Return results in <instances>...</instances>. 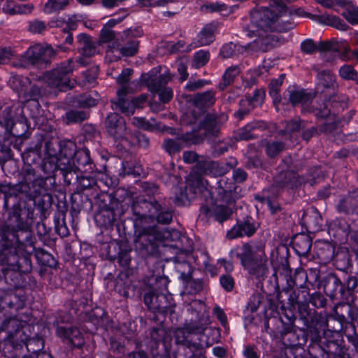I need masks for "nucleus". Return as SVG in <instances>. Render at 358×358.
Instances as JSON below:
<instances>
[{
  "instance_id": "obj_1",
  "label": "nucleus",
  "mask_w": 358,
  "mask_h": 358,
  "mask_svg": "<svg viewBox=\"0 0 358 358\" xmlns=\"http://www.w3.org/2000/svg\"><path fill=\"white\" fill-rule=\"evenodd\" d=\"M26 166L23 169L22 180L15 185L10 184L11 194L16 199L15 208L11 211V220L17 222V227L22 228L32 225L34 219V210L22 201L21 195L34 200L41 195H45L48 189V180L50 176L43 178L36 174L35 169L31 166L39 157L34 152L23 157Z\"/></svg>"
},
{
  "instance_id": "obj_2",
  "label": "nucleus",
  "mask_w": 358,
  "mask_h": 358,
  "mask_svg": "<svg viewBox=\"0 0 358 358\" xmlns=\"http://www.w3.org/2000/svg\"><path fill=\"white\" fill-rule=\"evenodd\" d=\"M19 242L15 239L13 232H4L0 229V266L5 282L10 287L21 285L22 273H29L32 270L29 257L20 253Z\"/></svg>"
},
{
  "instance_id": "obj_3",
  "label": "nucleus",
  "mask_w": 358,
  "mask_h": 358,
  "mask_svg": "<svg viewBox=\"0 0 358 358\" xmlns=\"http://www.w3.org/2000/svg\"><path fill=\"white\" fill-rule=\"evenodd\" d=\"M287 93L289 101L293 106L300 105L302 113H313L317 119H325L331 115L335 116L343 109L344 103L337 95L331 96L320 101H317L310 105L315 97V92L305 89L289 87Z\"/></svg>"
},
{
  "instance_id": "obj_4",
  "label": "nucleus",
  "mask_w": 358,
  "mask_h": 358,
  "mask_svg": "<svg viewBox=\"0 0 358 358\" xmlns=\"http://www.w3.org/2000/svg\"><path fill=\"white\" fill-rule=\"evenodd\" d=\"M229 257L231 259H239L241 265L252 279L260 281L268 273L265 245L262 243L249 241L237 245L230 250Z\"/></svg>"
},
{
  "instance_id": "obj_5",
  "label": "nucleus",
  "mask_w": 358,
  "mask_h": 358,
  "mask_svg": "<svg viewBox=\"0 0 358 358\" xmlns=\"http://www.w3.org/2000/svg\"><path fill=\"white\" fill-rule=\"evenodd\" d=\"M292 0H271L268 7H262L251 15L252 24L264 31L286 32L294 24L282 18L288 13L287 3Z\"/></svg>"
},
{
  "instance_id": "obj_6",
  "label": "nucleus",
  "mask_w": 358,
  "mask_h": 358,
  "mask_svg": "<svg viewBox=\"0 0 358 358\" xmlns=\"http://www.w3.org/2000/svg\"><path fill=\"white\" fill-rule=\"evenodd\" d=\"M187 311L194 315L195 319L191 318L189 322L185 324L182 328L177 329L174 336L176 343L186 345L192 352L190 358H195L196 355H202L204 348L210 345L202 341L206 338L203 332L207 322L192 306L187 308Z\"/></svg>"
},
{
  "instance_id": "obj_7",
  "label": "nucleus",
  "mask_w": 358,
  "mask_h": 358,
  "mask_svg": "<svg viewBox=\"0 0 358 358\" xmlns=\"http://www.w3.org/2000/svg\"><path fill=\"white\" fill-rule=\"evenodd\" d=\"M31 225L22 228L17 227L13 232L15 235V239L19 242L20 253H23L24 257L31 256L34 253L36 258L44 266L55 268L57 265V260L49 252L43 248L36 247V238L31 231Z\"/></svg>"
},
{
  "instance_id": "obj_8",
  "label": "nucleus",
  "mask_w": 358,
  "mask_h": 358,
  "mask_svg": "<svg viewBox=\"0 0 358 358\" xmlns=\"http://www.w3.org/2000/svg\"><path fill=\"white\" fill-rule=\"evenodd\" d=\"M83 59L73 60L69 59L57 64L53 69L47 71L43 76L44 82L50 87L65 91L74 87L75 80H71L73 71L78 64H83Z\"/></svg>"
},
{
  "instance_id": "obj_9",
  "label": "nucleus",
  "mask_w": 358,
  "mask_h": 358,
  "mask_svg": "<svg viewBox=\"0 0 358 358\" xmlns=\"http://www.w3.org/2000/svg\"><path fill=\"white\" fill-rule=\"evenodd\" d=\"M220 125L217 116L215 114L208 113L203 121L199 122V129L182 134L179 139L186 145H197L207 140L209 142L218 136L220 134Z\"/></svg>"
},
{
  "instance_id": "obj_10",
  "label": "nucleus",
  "mask_w": 358,
  "mask_h": 358,
  "mask_svg": "<svg viewBox=\"0 0 358 358\" xmlns=\"http://www.w3.org/2000/svg\"><path fill=\"white\" fill-rule=\"evenodd\" d=\"M17 320L10 318L5 320L0 326V352L8 358L18 356L17 351L23 349L24 341H16L23 333L18 328L14 332L10 329L17 326Z\"/></svg>"
},
{
  "instance_id": "obj_11",
  "label": "nucleus",
  "mask_w": 358,
  "mask_h": 358,
  "mask_svg": "<svg viewBox=\"0 0 358 358\" xmlns=\"http://www.w3.org/2000/svg\"><path fill=\"white\" fill-rule=\"evenodd\" d=\"M166 201L164 196H156L155 199H143L141 204L150 218L156 220L159 224H169L173 220V211L166 206Z\"/></svg>"
},
{
  "instance_id": "obj_12",
  "label": "nucleus",
  "mask_w": 358,
  "mask_h": 358,
  "mask_svg": "<svg viewBox=\"0 0 358 358\" xmlns=\"http://www.w3.org/2000/svg\"><path fill=\"white\" fill-rule=\"evenodd\" d=\"M287 285L289 289L296 287L297 291H294L289 296L291 305H295V303H302L308 298L309 288L307 285L308 275L303 268L296 269L293 275L286 276Z\"/></svg>"
},
{
  "instance_id": "obj_13",
  "label": "nucleus",
  "mask_w": 358,
  "mask_h": 358,
  "mask_svg": "<svg viewBox=\"0 0 358 358\" xmlns=\"http://www.w3.org/2000/svg\"><path fill=\"white\" fill-rule=\"evenodd\" d=\"M98 201L100 203L99 210L94 217L96 222L106 228L111 227L116 220L115 208L118 205V201L111 194L103 192L98 195Z\"/></svg>"
},
{
  "instance_id": "obj_14",
  "label": "nucleus",
  "mask_w": 358,
  "mask_h": 358,
  "mask_svg": "<svg viewBox=\"0 0 358 358\" xmlns=\"http://www.w3.org/2000/svg\"><path fill=\"white\" fill-rule=\"evenodd\" d=\"M233 211L232 209L225 205L215 204L213 198L210 197L203 203L199 209V218L202 221H207L210 218H213L219 223H222L231 218Z\"/></svg>"
},
{
  "instance_id": "obj_15",
  "label": "nucleus",
  "mask_w": 358,
  "mask_h": 358,
  "mask_svg": "<svg viewBox=\"0 0 358 358\" xmlns=\"http://www.w3.org/2000/svg\"><path fill=\"white\" fill-rule=\"evenodd\" d=\"M299 319L303 322L304 327L310 331H319L324 327H331V322H336L334 317L326 319L322 314L312 311L306 304L299 306Z\"/></svg>"
},
{
  "instance_id": "obj_16",
  "label": "nucleus",
  "mask_w": 358,
  "mask_h": 358,
  "mask_svg": "<svg viewBox=\"0 0 358 358\" xmlns=\"http://www.w3.org/2000/svg\"><path fill=\"white\" fill-rule=\"evenodd\" d=\"M285 320L282 316L276 315L268 317L264 323L265 331L273 336H281L292 331L295 317L291 313V315L286 313L284 315Z\"/></svg>"
},
{
  "instance_id": "obj_17",
  "label": "nucleus",
  "mask_w": 358,
  "mask_h": 358,
  "mask_svg": "<svg viewBox=\"0 0 358 358\" xmlns=\"http://www.w3.org/2000/svg\"><path fill=\"white\" fill-rule=\"evenodd\" d=\"M107 133L115 141H128L130 135L124 117L116 113H110L105 120Z\"/></svg>"
},
{
  "instance_id": "obj_18",
  "label": "nucleus",
  "mask_w": 358,
  "mask_h": 358,
  "mask_svg": "<svg viewBox=\"0 0 358 358\" xmlns=\"http://www.w3.org/2000/svg\"><path fill=\"white\" fill-rule=\"evenodd\" d=\"M259 227V222L252 217L247 216L243 220H238L236 224L227 232L226 236L229 240L245 236L250 238L257 232Z\"/></svg>"
},
{
  "instance_id": "obj_19",
  "label": "nucleus",
  "mask_w": 358,
  "mask_h": 358,
  "mask_svg": "<svg viewBox=\"0 0 358 358\" xmlns=\"http://www.w3.org/2000/svg\"><path fill=\"white\" fill-rule=\"evenodd\" d=\"M350 301L339 303L334 307L335 316H333L337 323V327H332V331L340 333L343 329V324L354 322L358 314V310L350 305Z\"/></svg>"
},
{
  "instance_id": "obj_20",
  "label": "nucleus",
  "mask_w": 358,
  "mask_h": 358,
  "mask_svg": "<svg viewBox=\"0 0 358 358\" xmlns=\"http://www.w3.org/2000/svg\"><path fill=\"white\" fill-rule=\"evenodd\" d=\"M0 194L3 195V209L7 215L6 222L0 224V229H3L4 232L7 230L13 231L17 227V222L11 220V211L14 209L17 201L11 194L10 183H0Z\"/></svg>"
},
{
  "instance_id": "obj_21",
  "label": "nucleus",
  "mask_w": 358,
  "mask_h": 358,
  "mask_svg": "<svg viewBox=\"0 0 358 358\" xmlns=\"http://www.w3.org/2000/svg\"><path fill=\"white\" fill-rule=\"evenodd\" d=\"M55 55V51L50 46H43L36 44L30 47L25 52L26 59L33 65L46 66L50 63L51 57Z\"/></svg>"
},
{
  "instance_id": "obj_22",
  "label": "nucleus",
  "mask_w": 358,
  "mask_h": 358,
  "mask_svg": "<svg viewBox=\"0 0 358 358\" xmlns=\"http://www.w3.org/2000/svg\"><path fill=\"white\" fill-rule=\"evenodd\" d=\"M157 243L158 240L155 234L144 229L135 240V248L143 257H147L157 252Z\"/></svg>"
},
{
  "instance_id": "obj_23",
  "label": "nucleus",
  "mask_w": 358,
  "mask_h": 358,
  "mask_svg": "<svg viewBox=\"0 0 358 358\" xmlns=\"http://www.w3.org/2000/svg\"><path fill=\"white\" fill-rule=\"evenodd\" d=\"M217 194L224 202L231 203L241 196V188L231 180L222 177L217 182Z\"/></svg>"
},
{
  "instance_id": "obj_24",
  "label": "nucleus",
  "mask_w": 358,
  "mask_h": 358,
  "mask_svg": "<svg viewBox=\"0 0 358 358\" xmlns=\"http://www.w3.org/2000/svg\"><path fill=\"white\" fill-rule=\"evenodd\" d=\"M313 339L315 342L320 343L318 346L324 353L327 355L328 357L327 358H331V357L333 358H350L347 349L341 344L339 340H328L324 337V341H322L319 336H315Z\"/></svg>"
},
{
  "instance_id": "obj_25",
  "label": "nucleus",
  "mask_w": 358,
  "mask_h": 358,
  "mask_svg": "<svg viewBox=\"0 0 358 358\" xmlns=\"http://www.w3.org/2000/svg\"><path fill=\"white\" fill-rule=\"evenodd\" d=\"M76 144L70 140H63L59 141L58 152L56 158L57 165L64 169L68 164H71L76 153L78 150L76 149Z\"/></svg>"
},
{
  "instance_id": "obj_26",
  "label": "nucleus",
  "mask_w": 358,
  "mask_h": 358,
  "mask_svg": "<svg viewBox=\"0 0 358 358\" xmlns=\"http://www.w3.org/2000/svg\"><path fill=\"white\" fill-rule=\"evenodd\" d=\"M324 291L331 299L343 300V283L333 273H329L324 279Z\"/></svg>"
},
{
  "instance_id": "obj_27",
  "label": "nucleus",
  "mask_w": 358,
  "mask_h": 358,
  "mask_svg": "<svg viewBox=\"0 0 358 358\" xmlns=\"http://www.w3.org/2000/svg\"><path fill=\"white\" fill-rule=\"evenodd\" d=\"M274 182L278 187L293 189L305 182V180L294 171L280 170L274 178Z\"/></svg>"
},
{
  "instance_id": "obj_28",
  "label": "nucleus",
  "mask_w": 358,
  "mask_h": 358,
  "mask_svg": "<svg viewBox=\"0 0 358 358\" xmlns=\"http://www.w3.org/2000/svg\"><path fill=\"white\" fill-rule=\"evenodd\" d=\"M187 101L198 110H202L203 114L206 110L213 106L215 101V92L213 90H207L204 92L196 93L187 96Z\"/></svg>"
},
{
  "instance_id": "obj_29",
  "label": "nucleus",
  "mask_w": 358,
  "mask_h": 358,
  "mask_svg": "<svg viewBox=\"0 0 358 358\" xmlns=\"http://www.w3.org/2000/svg\"><path fill=\"white\" fill-rule=\"evenodd\" d=\"M56 334L64 341L69 343L75 348H81L84 345L83 335L78 328L58 326L56 329Z\"/></svg>"
},
{
  "instance_id": "obj_30",
  "label": "nucleus",
  "mask_w": 358,
  "mask_h": 358,
  "mask_svg": "<svg viewBox=\"0 0 358 358\" xmlns=\"http://www.w3.org/2000/svg\"><path fill=\"white\" fill-rule=\"evenodd\" d=\"M71 164L81 173H93L94 165L90 158V151L87 148L80 149L76 153Z\"/></svg>"
},
{
  "instance_id": "obj_31",
  "label": "nucleus",
  "mask_w": 358,
  "mask_h": 358,
  "mask_svg": "<svg viewBox=\"0 0 358 358\" xmlns=\"http://www.w3.org/2000/svg\"><path fill=\"white\" fill-rule=\"evenodd\" d=\"M78 52L84 57H90L99 52V45L96 40L86 34L77 36Z\"/></svg>"
},
{
  "instance_id": "obj_32",
  "label": "nucleus",
  "mask_w": 358,
  "mask_h": 358,
  "mask_svg": "<svg viewBox=\"0 0 358 358\" xmlns=\"http://www.w3.org/2000/svg\"><path fill=\"white\" fill-rule=\"evenodd\" d=\"M336 209L339 213L358 215V194H348L341 196L336 204Z\"/></svg>"
},
{
  "instance_id": "obj_33",
  "label": "nucleus",
  "mask_w": 358,
  "mask_h": 358,
  "mask_svg": "<svg viewBox=\"0 0 358 358\" xmlns=\"http://www.w3.org/2000/svg\"><path fill=\"white\" fill-rule=\"evenodd\" d=\"M312 237L305 233L294 235L292 238V244L295 252L300 257H307L311 250Z\"/></svg>"
},
{
  "instance_id": "obj_34",
  "label": "nucleus",
  "mask_w": 358,
  "mask_h": 358,
  "mask_svg": "<svg viewBox=\"0 0 358 358\" xmlns=\"http://www.w3.org/2000/svg\"><path fill=\"white\" fill-rule=\"evenodd\" d=\"M127 92L128 89L124 87L117 90V100L112 101L111 104L113 109L119 110L122 113L130 115L134 113L135 108L132 100L126 97Z\"/></svg>"
},
{
  "instance_id": "obj_35",
  "label": "nucleus",
  "mask_w": 358,
  "mask_h": 358,
  "mask_svg": "<svg viewBox=\"0 0 358 358\" xmlns=\"http://www.w3.org/2000/svg\"><path fill=\"white\" fill-rule=\"evenodd\" d=\"M171 77L169 74H162L159 76L145 74L143 76V80L145 83L148 89L153 93H157L162 90L166 88L167 83Z\"/></svg>"
},
{
  "instance_id": "obj_36",
  "label": "nucleus",
  "mask_w": 358,
  "mask_h": 358,
  "mask_svg": "<svg viewBox=\"0 0 358 358\" xmlns=\"http://www.w3.org/2000/svg\"><path fill=\"white\" fill-rule=\"evenodd\" d=\"M316 255L323 264H327L337 258L335 255V247L333 244L327 241H320L315 245Z\"/></svg>"
},
{
  "instance_id": "obj_37",
  "label": "nucleus",
  "mask_w": 358,
  "mask_h": 358,
  "mask_svg": "<svg viewBox=\"0 0 358 358\" xmlns=\"http://www.w3.org/2000/svg\"><path fill=\"white\" fill-rule=\"evenodd\" d=\"M24 301L13 292L0 294V310L6 308L18 310L24 307Z\"/></svg>"
},
{
  "instance_id": "obj_38",
  "label": "nucleus",
  "mask_w": 358,
  "mask_h": 358,
  "mask_svg": "<svg viewBox=\"0 0 358 358\" xmlns=\"http://www.w3.org/2000/svg\"><path fill=\"white\" fill-rule=\"evenodd\" d=\"M165 299L164 294H159L154 289H149L143 296L145 306L152 311H161L164 306L162 304V300Z\"/></svg>"
},
{
  "instance_id": "obj_39",
  "label": "nucleus",
  "mask_w": 358,
  "mask_h": 358,
  "mask_svg": "<svg viewBox=\"0 0 358 358\" xmlns=\"http://www.w3.org/2000/svg\"><path fill=\"white\" fill-rule=\"evenodd\" d=\"M65 166L66 167L63 169L59 166H57V171L62 175L64 183L67 185L77 184L80 178L78 174L80 171L75 168L74 164H68L67 166ZM54 167L55 168L56 166Z\"/></svg>"
},
{
  "instance_id": "obj_40",
  "label": "nucleus",
  "mask_w": 358,
  "mask_h": 358,
  "mask_svg": "<svg viewBox=\"0 0 358 358\" xmlns=\"http://www.w3.org/2000/svg\"><path fill=\"white\" fill-rule=\"evenodd\" d=\"M282 43L280 38L277 35H268L254 41L257 49L264 52L271 50Z\"/></svg>"
},
{
  "instance_id": "obj_41",
  "label": "nucleus",
  "mask_w": 358,
  "mask_h": 358,
  "mask_svg": "<svg viewBox=\"0 0 358 358\" xmlns=\"http://www.w3.org/2000/svg\"><path fill=\"white\" fill-rule=\"evenodd\" d=\"M312 69L317 72V77L320 85L326 89H334L337 86L335 76L330 71H320L317 65H314Z\"/></svg>"
},
{
  "instance_id": "obj_42",
  "label": "nucleus",
  "mask_w": 358,
  "mask_h": 358,
  "mask_svg": "<svg viewBox=\"0 0 358 358\" xmlns=\"http://www.w3.org/2000/svg\"><path fill=\"white\" fill-rule=\"evenodd\" d=\"M99 98V94L96 91H94L80 95L76 98V102L78 107L88 108L96 106Z\"/></svg>"
},
{
  "instance_id": "obj_43",
  "label": "nucleus",
  "mask_w": 358,
  "mask_h": 358,
  "mask_svg": "<svg viewBox=\"0 0 358 358\" xmlns=\"http://www.w3.org/2000/svg\"><path fill=\"white\" fill-rule=\"evenodd\" d=\"M89 116L90 113L85 110L71 109L66 112L64 120L66 124H80Z\"/></svg>"
},
{
  "instance_id": "obj_44",
  "label": "nucleus",
  "mask_w": 358,
  "mask_h": 358,
  "mask_svg": "<svg viewBox=\"0 0 358 358\" xmlns=\"http://www.w3.org/2000/svg\"><path fill=\"white\" fill-rule=\"evenodd\" d=\"M216 27L213 24H206L198 34V45L203 46L210 44L215 40V31Z\"/></svg>"
},
{
  "instance_id": "obj_45",
  "label": "nucleus",
  "mask_w": 358,
  "mask_h": 358,
  "mask_svg": "<svg viewBox=\"0 0 358 358\" xmlns=\"http://www.w3.org/2000/svg\"><path fill=\"white\" fill-rule=\"evenodd\" d=\"M240 73L241 69L238 65L227 68L222 76V81L218 85L219 90L222 91L231 85Z\"/></svg>"
},
{
  "instance_id": "obj_46",
  "label": "nucleus",
  "mask_w": 358,
  "mask_h": 358,
  "mask_svg": "<svg viewBox=\"0 0 358 358\" xmlns=\"http://www.w3.org/2000/svg\"><path fill=\"white\" fill-rule=\"evenodd\" d=\"M138 41L136 39L129 40L124 45H113L112 52H119L122 56L131 57L138 52Z\"/></svg>"
},
{
  "instance_id": "obj_47",
  "label": "nucleus",
  "mask_w": 358,
  "mask_h": 358,
  "mask_svg": "<svg viewBox=\"0 0 358 358\" xmlns=\"http://www.w3.org/2000/svg\"><path fill=\"white\" fill-rule=\"evenodd\" d=\"M24 347L29 353L28 355H34L41 352L44 348V341L42 338L39 337L26 338V341H24Z\"/></svg>"
},
{
  "instance_id": "obj_48",
  "label": "nucleus",
  "mask_w": 358,
  "mask_h": 358,
  "mask_svg": "<svg viewBox=\"0 0 358 358\" xmlns=\"http://www.w3.org/2000/svg\"><path fill=\"white\" fill-rule=\"evenodd\" d=\"M78 183L81 187V190L92 189L95 193V197L98 199V195L101 193H99V187L97 185L96 180L94 176H80Z\"/></svg>"
},
{
  "instance_id": "obj_49",
  "label": "nucleus",
  "mask_w": 358,
  "mask_h": 358,
  "mask_svg": "<svg viewBox=\"0 0 358 358\" xmlns=\"http://www.w3.org/2000/svg\"><path fill=\"white\" fill-rule=\"evenodd\" d=\"M28 83L29 79L27 78L20 76H13L9 80L11 88L17 92L19 96H23L24 94L26 93Z\"/></svg>"
},
{
  "instance_id": "obj_50",
  "label": "nucleus",
  "mask_w": 358,
  "mask_h": 358,
  "mask_svg": "<svg viewBox=\"0 0 358 358\" xmlns=\"http://www.w3.org/2000/svg\"><path fill=\"white\" fill-rule=\"evenodd\" d=\"M308 303L312 304L317 308H324L327 305V299L320 292H315L310 294L308 292V298L306 299V301L302 303H295L299 306H302L306 304L308 306Z\"/></svg>"
},
{
  "instance_id": "obj_51",
  "label": "nucleus",
  "mask_w": 358,
  "mask_h": 358,
  "mask_svg": "<svg viewBox=\"0 0 358 358\" xmlns=\"http://www.w3.org/2000/svg\"><path fill=\"white\" fill-rule=\"evenodd\" d=\"M166 336V330L162 327L153 328L150 331V341L148 344L150 349H157L158 345L164 341Z\"/></svg>"
},
{
  "instance_id": "obj_52",
  "label": "nucleus",
  "mask_w": 358,
  "mask_h": 358,
  "mask_svg": "<svg viewBox=\"0 0 358 358\" xmlns=\"http://www.w3.org/2000/svg\"><path fill=\"white\" fill-rule=\"evenodd\" d=\"M358 286V278L354 275H349L343 283L344 301L352 300V295L355 289Z\"/></svg>"
},
{
  "instance_id": "obj_53",
  "label": "nucleus",
  "mask_w": 358,
  "mask_h": 358,
  "mask_svg": "<svg viewBox=\"0 0 358 358\" xmlns=\"http://www.w3.org/2000/svg\"><path fill=\"white\" fill-rule=\"evenodd\" d=\"M203 115L202 110H198L196 108L193 107V108L182 115L181 122L186 125L194 124L200 120Z\"/></svg>"
},
{
  "instance_id": "obj_54",
  "label": "nucleus",
  "mask_w": 358,
  "mask_h": 358,
  "mask_svg": "<svg viewBox=\"0 0 358 358\" xmlns=\"http://www.w3.org/2000/svg\"><path fill=\"white\" fill-rule=\"evenodd\" d=\"M285 75L281 74L277 79L272 80L269 84L268 93L272 96L274 103L280 101V90L283 83Z\"/></svg>"
},
{
  "instance_id": "obj_55",
  "label": "nucleus",
  "mask_w": 358,
  "mask_h": 358,
  "mask_svg": "<svg viewBox=\"0 0 358 358\" xmlns=\"http://www.w3.org/2000/svg\"><path fill=\"white\" fill-rule=\"evenodd\" d=\"M344 334L348 342L352 343L356 351L358 352V331L353 322L345 324Z\"/></svg>"
},
{
  "instance_id": "obj_56",
  "label": "nucleus",
  "mask_w": 358,
  "mask_h": 358,
  "mask_svg": "<svg viewBox=\"0 0 358 358\" xmlns=\"http://www.w3.org/2000/svg\"><path fill=\"white\" fill-rule=\"evenodd\" d=\"M322 218L317 211L313 212L310 215L306 216V222L308 227L313 231H317L322 229Z\"/></svg>"
},
{
  "instance_id": "obj_57",
  "label": "nucleus",
  "mask_w": 358,
  "mask_h": 358,
  "mask_svg": "<svg viewBox=\"0 0 358 358\" xmlns=\"http://www.w3.org/2000/svg\"><path fill=\"white\" fill-rule=\"evenodd\" d=\"M68 4V0H48L44 6V11L48 14L58 12L64 9Z\"/></svg>"
},
{
  "instance_id": "obj_58",
  "label": "nucleus",
  "mask_w": 358,
  "mask_h": 358,
  "mask_svg": "<svg viewBox=\"0 0 358 358\" xmlns=\"http://www.w3.org/2000/svg\"><path fill=\"white\" fill-rule=\"evenodd\" d=\"M213 161L204 159L201 157L194 167V171L199 175H210L211 173V164Z\"/></svg>"
},
{
  "instance_id": "obj_59",
  "label": "nucleus",
  "mask_w": 358,
  "mask_h": 358,
  "mask_svg": "<svg viewBox=\"0 0 358 358\" xmlns=\"http://www.w3.org/2000/svg\"><path fill=\"white\" fill-rule=\"evenodd\" d=\"M162 148L169 153V155H173L178 153L181 150L182 146L178 141L166 138L163 141Z\"/></svg>"
},
{
  "instance_id": "obj_60",
  "label": "nucleus",
  "mask_w": 358,
  "mask_h": 358,
  "mask_svg": "<svg viewBox=\"0 0 358 358\" xmlns=\"http://www.w3.org/2000/svg\"><path fill=\"white\" fill-rule=\"evenodd\" d=\"M141 187L145 195L148 196L147 199H150L151 198L155 199L156 196H163L159 191V187L152 182H143Z\"/></svg>"
},
{
  "instance_id": "obj_61",
  "label": "nucleus",
  "mask_w": 358,
  "mask_h": 358,
  "mask_svg": "<svg viewBox=\"0 0 358 358\" xmlns=\"http://www.w3.org/2000/svg\"><path fill=\"white\" fill-rule=\"evenodd\" d=\"M210 59V52L207 50H200L194 54V66L200 68L205 66Z\"/></svg>"
},
{
  "instance_id": "obj_62",
  "label": "nucleus",
  "mask_w": 358,
  "mask_h": 358,
  "mask_svg": "<svg viewBox=\"0 0 358 358\" xmlns=\"http://www.w3.org/2000/svg\"><path fill=\"white\" fill-rule=\"evenodd\" d=\"M285 148V145L280 141L268 143L266 147V154L269 157H274L279 155Z\"/></svg>"
},
{
  "instance_id": "obj_63",
  "label": "nucleus",
  "mask_w": 358,
  "mask_h": 358,
  "mask_svg": "<svg viewBox=\"0 0 358 358\" xmlns=\"http://www.w3.org/2000/svg\"><path fill=\"white\" fill-rule=\"evenodd\" d=\"M59 142L57 140H48L45 143V152L50 159L56 160Z\"/></svg>"
},
{
  "instance_id": "obj_64",
  "label": "nucleus",
  "mask_w": 358,
  "mask_h": 358,
  "mask_svg": "<svg viewBox=\"0 0 358 358\" xmlns=\"http://www.w3.org/2000/svg\"><path fill=\"white\" fill-rule=\"evenodd\" d=\"M346 20L354 24H358V6H350L343 13Z\"/></svg>"
}]
</instances>
